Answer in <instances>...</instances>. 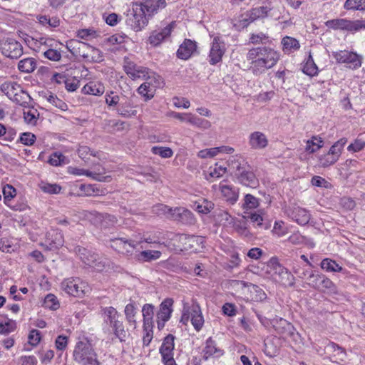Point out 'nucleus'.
I'll return each mask as SVG.
<instances>
[{"label":"nucleus","instance_id":"obj_1","mask_svg":"<svg viewBox=\"0 0 365 365\" xmlns=\"http://www.w3.org/2000/svg\"><path fill=\"white\" fill-rule=\"evenodd\" d=\"M279 53L270 46L254 47L248 50L246 58L250 61V71L255 76L261 75L273 68L279 61Z\"/></svg>","mask_w":365,"mask_h":365},{"label":"nucleus","instance_id":"obj_2","mask_svg":"<svg viewBox=\"0 0 365 365\" xmlns=\"http://www.w3.org/2000/svg\"><path fill=\"white\" fill-rule=\"evenodd\" d=\"M73 356L78 365H100L97 354L88 341H79L76 343Z\"/></svg>","mask_w":365,"mask_h":365},{"label":"nucleus","instance_id":"obj_3","mask_svg":"<svg viewBox=\"0 0 365 365\" xmlns=\"http://www.w3.org/2000/svg\"><path fill=\"white\" fill-rule=\"evenodd\" d=\"M150 18L143 7L138 2H135L133 4L132 9L128 11L125 24L133 31H139L148 25Z\"/></svg>","mask_w":365,"mask_h":365},{"label":"nucleus","instance_id":"obj_4","mask_svg":"<svg viewBox=\"0 0 365 365\" xmlns=\"http://www.w3.org/2000/svg\"><path fill=\"white\" fill-rule=\"evenodd\" d=\"M75 252L85 264L94 268L96 270L101 272L106 267L107 259L79 246L75 248Z\"/></svg>","mask_w":365,"mask_h":365},{"label":"nucleus","instance_id":"obj_5","mask_svg":"<svg viewBox=\"0 0 365 365\" xmlns=\"http://www.w3.org/2000/svg\"><path fill=\"white\" fill-rule=\"evenodd\" d=\"M325 25L334 30H346L353 32L365 29V19L349 21L344 19H336L327 21Z\"/></svg>","mask_w":365,"mask_h":365},{"label":"nucleus","instance_id":"obj_6","mask_svg":"<svg viewBox=\"0 0 365 365\" xmlns=\"http://www.w3.org/2000/svg\"><path fill=\"white\" fill-rule=\"evenodd\" d=\"M67 49L75 56H80L84 59H88L90 57V52L98 53L100 55L101 51L96 48L88 43L71 39L66 43Z\"/></svg>","mask_w":365,"mask_h":365},{"label":"nucleus","instance_id":"obj_7","mask_svg":"<svg viewBox=\"0 0 365 365\" xmlns=\"http://www.w3.org/2000/svg\"><path fill=\"white\" fill-rule=\"evenodd\" d=\"M269 266L272 268L274 274L277 275L282 284L285 286L293 287L294 285V277L278 261L277 257H272L269 261Z\"/></svg>","mask_w":365,"mask_h":365},{"label":"nucleus","instance_id":"obj_8","mask_svg":"<svg viewBox=\"0 0 365 365\" xmlns=\"http://www.w3.org/2000/svg\"><path fill=\"white\" fill-rule=\"evenodd\" d=\"M1 50L4 56L11 59H17L24 53L21 43L13 38L4 39L1 43Z\"/></svg>","mask_w":365,"mask_h":365},{"label":"nucleus","instance_id":"obj_9","mask_svg":"<svg viewBox=\"0 0 365 365\" xmlns=\"http://www.w3.org/2000/svg\"><path fill=\"white\" fill-rule=\"evenodd\" d=\"M307 279L309 286L315 289L323 292H334L335 289V285L332 281L323 274L312 272L309 274Z\"/></svg>","mask_w":365,"mask_h":365},{"label":"nucleus","instance_id":"obj_10","mask_svg":"<svg viewBox=\"0 0 365 365\" xmlns=\"http://www.w3.org/2000/svg\"><path fill=\"white\" fill-rule=\"evenodd\" d=\"M62 289L68 294L82 297L88 291V285L79 279H68L61 283Z\"/></svg>","mask_w":365,"mask_h":365},{"label":"nucleus","instance_id":"obj_11","mask_svg":"<svg viewBox=\"0 0 365 365\" xmlns=\"http://www.w3.org/2000/svg\"><path fill=\"white\" fill-rule=\"evenodd\" d=\"M123 68L126 74L133 80L145 78L149 76L148 68L137 65L128 57L123 59Z\"/></svg>","mask_w":365,"mask_h":365},{"label":"nucleus","instance_id":"obj_12","mask_svg":"<svg viewBox=\"0 0 365 365\" xmlns=\"http://www.w3.org/2000/svg\"><path fill=\"white\" fill-rule=\"evenodd\" d=\"M332 56L337 63H346L351 68H357L361 65V58L354 52L339 51L333 52Z\"/></svg>","mask_w":365,"mask_h":365},{"label":"nucleus","instance_id":"obj_13","mask_svg":"<svg viewBox=\"0 0 365 365\" xmlns=\"http://www.w3.org/2000/svg\"><path fill=\"white\" fill-rule=\"evenodd\" d=\"M63 242L61 231L58 229H51L46 232L45 240L41 245L48 250H54L61 247Z\"/></svg>","mask_w":365,"mask_h":365},{"label":"nucleus","instance_id":"obj_14","mask_svg":"<svg viewBox=\"0 0 365 365\" xmlns=\"http://www.w3.org/2000/svg\"><path fill=\"white\" fill-rule=\"evenodd\" d=\"M173 300L171 298L164 299L159 306V310L156 314L158 329H162L165 324L171 317L173 312Z\"/></svg>","mask_w":365,"mask_h":365},{"label":"nucleus","instance_id":"obj_15","mask_svg":"<svg viewBox=\"0 0 365 365\" xmlns=\"http://www.w3.org/2000/svg\"><path fill=\"white\" fill-rule=\"evenodd\" d=\"M225 52V44L224 41L220 40L218 36L215 37L212 43L209 54L210 63L211 65H215L220 62Z\"/></svg>","mask_w":365,"mask_h":365},{"label":"nucleus","instance_id":"obj_16","mask_svg":"<svg viewBox=\"0 0 365 365\" xmlns=\"http://www.w3.org/2000/svg\"><path fill=\"white\" fill-rule=\"evenodd\" d=\"M143 242H145L150 243H150H158V241L155 237H151L150 236H149V237L144 236L138 242L132 240H123V238L115 239L113 241V244L116 247H119L120 248L122 247L123 250H125V252L127 253L132 252L133 249L135 248L136 245L142 243Z\"/></svg>","mask_w":365,"mask_h":365},{"label":"nucleus","instance_id":"obj_17","mask_svg":"<svg viewBox=\"0 0 365 365\" xmlns=\"http://www.w3.org/2000/svg\"><path fill=\"white\" fill-rule=\"evenodd\" d=\"M286 213L300 225H305L310 220V215L308 211L297 205L289 207L286 210Z\"/></svg>","mask_w":365,"mask_h":365},{"label":"nucleus","instance_id":"obj_18","mask_svg":"<svg viewBox=\"0 0 365 365\" xmlns=\"http://www.w3.org/2000/svg\"><path fill=\"white\" fill-rule=\"evenodd\" d=\"M179 242L182 244L184 250H194L197 251L202 247L204 239L201 236L181 234L179 235Z\"/></svg>","mask_w":365,"mask_h":365},{"label":"nucleus","instance_id":"obj_19","mask_svg":"<svg viewBox=\"0 0 365 365\" xmlns=\"http://www.w3.org/2000/svg\"><path fill=\"white\" fill-rule=\"evenodd\" d=\"M240 183L245 186L256 187L258 185V179L252 170L250 165L235 175Z\"/></svg>","mask_w":365,"mask_h":365},{"label":"nucleus","instance_id":"obj_20","mask_svg":"<svg viewBox=\"0 0 365 365\" xmlns=\"http://www.w3.org/2000/svg\"><path fill=\"white\" fill-rule=\"evenodd\" d=\"M174 24L175 23L172 22L163 29L154 30L149 36V43L153 46L160 45L163 40L170 35Z\"/></svg>","mask_w":365,"mask_h":365},{"label":"nucleus","instance_id":"obj_21","mask_svg":"<svg viewBox=\"0 0 365 365\" xmlns=\"http://www.w3.org/2000/svg\"><path fill=\"white\" fill-rule=\"evenodd\" d=\"M138 4L150 18L167 6L165 0H140Z\"/></svg>","mask_w":365,"mask_h":365},{"label":"nucleus","instance_id":"obj_22","mask_svg":"<svg viewBox=\"0 0 365 365\" xmlns=\"http://www.w3.org/2000/svg\"><path fill=\"white\" fill-rule=\"evenodd\" d=\"M171 220L179 221L185 225H194L195 218L193 213L184 207H175L173 210Z\"/></svg>","mask_w":365,"mask_h":365},{"label":"nucleus","instance_id":"obj_23","mask_svg":"<svg viewBox=\"0 0 365 365\" xmlns=\"http://www.w3.org/2000/svg\"><path fill=\"white\" fill-rule=\"evenodd\" d=\"M273 328L279 334L288 336H294L295 329L294 326L283 318H276L272 322Z\"/></svg>","mask_w":365,"mask_h":365},{"label":"nucleus","instance_id":"obj_24","mask_svg":"<svg viewBox=\"0 0 365 365\" xmlns=\"http://www.w3.org/2000/svg\"><path fill=\"white\" fill-rule=\"evenodd\" d=\"M118 113L124 118H129L137 115V110L133 109L130 99L122 96V99L116 108Z\"/></svg>","mask_w":365,"mask_h":365},{"label":"nucleus","instance_id":"obj_25","mask_svg":"<svg viewBox=\"0 0 365 365\" xmlns=\"http://www.w3.org/2000/svg\"><path fill=\"white\" fill-rule=\"evenodd\" d=\"M196 49L197 45L195 41L185 39L180 46L177 51V56L180 59L187 60L196 51Z\"/></svg>","mask_w":365,"mask_h":365},{"label":"nucleus","instance_id":"obj_26","mask_svg":"<svg viewBox=\"0 0 365 365\" xmlns=\"http://www.w3.org/2000/svg\"><path fill=\"white\" fill-rule=\"evenodd\" d=\"M249 144L252 149L260 150L267 146L268 140L264 133L255 131L250 135Z\"/></svg>","mask_w":365,"mask_h":365},{"label":"nucleus","instance_id":"obj_27","mask_svg":"<svg viewBox=\"0 0 365 365\" xmlns=\"http://www.w3.org/2000/svg\"><path fill=\"white\" fill-rule=\"evenodd\" d=\"M191 323L196 331H200L204 324V318L201 309L197 304L190 307Z\"/></svg>","mask_w":365,"mask_h":365},{"label":"nucleus","instance_id":"obj_28","mask_svg":"<svg viewBox=\"0 0 365 365\" xmlns=\"http://www.w3.org/2000/svg\"><path fill=\"white\" fill-rule=\"evenodd\" d=\"M174 339L175 336L173 334H168L165 337L160 348V353L163 359L173 356Z\"/></svg>","mask_w":365,"mask_h":365},{"label":"nucleus","instance_id":"obj_29","mask_svg":"<svg viewBox=\"0 0 365 365\" xmlns=\"http://www.w3.org/2000/svg\"><path fill=\"white\" fill-rule=\"evenodd\" d=\"M272 7L269 3L267 5L253 8L248 11V16L251 21H254L258 19H264L269 16V13L272 11Z\"/></svg>","mask_w":365,"mask_h":365},{"label":"nucleus","instance_id":"obj_30","mask_svg":"<svg viewBox=\"0 0 365 365\" xmlns=\"http://www.w3.org/2000/svg\"><path fill=\"white\" fill-rule=\"evenodd\" d=\"M204 357L207 359L210 356L219 357L223 354V351L217 346L211 337L208 338L203 349Z\"/></svg>","mask_w":365,"mask_h":365},{"label":"nucleus","instance_id":"obj_31","mask_svg":"<svg viewBox=\"0 0 365 365\" xmlns=\"http://www.w3.org/2000/svg\"><path fill=\"white\" fill-rule=\"evenodd\" d=\"M155 307L151 304H145L142 309L143 317V327H146L150 330V327H153V317Z\"/></svg>","mask_w":365,"mask_h":365},{"label":"nucleus","instance_id":"obj_32","mask_svg":"<svg viewBox=\"0 0 365 365\" xmlns=\"http://www.w3.org/2000/svg\"><path fill=\"white\" fill-rule=\"evenodd\" d=\"M105 323L111 327L114 323L119 320L120 314L116 309L113 307H104L101 309Z\"/></svg>","mask_w":365,"mask_h":365},{"label":"nucleus","instance_id":"obj_33","mask_svg":"<svg viewBox=\"0 0 365 365\" xmlns=\"http://www.w3.org/2000/svg\"><path fill=\"white\" fill-rule=\"evenodd\" d=\"M249 165L247 162L237 155L232 156L229 160V166L233 170L235 176Z\"/></svg>","mask_w":365,"mask_h":365},{"label":"nucleus","instance_id":"obj_34","mask_svg":"<svg viewBox=\"0 0 365 365\" xmlns=\"http://www.w3.org/2000/svg\"><path fill=\"white\" fill-rule=\"evenodd\" d=\"M281 43L284 53H291L300 48L299 41L293 37L287 36L282 39Z\"/></svg>","mask_w":365,"mask_h":365},{"label":"nucleus","instance_id":"obj_35","mask_svg":"<svg viewBox=\"0 0 365 365\" xmlns=\"http://www.w3.org/2000/svg\"><path fill=\"white\" fill-rule=\"evenodd\" d=\"M150 79V78L148 76L147 81L138 88L139 94L144 96L145 100L151 99L154 96L155 91V86L152 84L151 81H149Z\"/></svg>","mask_w":365,"mask_h":365},{"label":"nucleus","instance_id":"obj_36","mask_svg":"<svg viewBox=\"0 0 365 365\" xmlns=\"http://www.w3.org/2000/svg\"><path fill=\"white\" fill-rule=\"evenodd\" d=\"M68 173L74 175H86L98 181H106L108 177L101 176L100 174L93 173L89 170L74 167H68Z\"/></svg>","mask_w":365,"mask_h":365},{"label":"nucleus","instance_id":"obj_37","mask_svg":"<svg viewBox=\"0 0 365 365\" xmlns=\"http://www.w3.org/2000/svg\"><path fill=\"white\" fill-rule=\"evenodd\" d=\"M37 66L36 60L34 58H25L19 61L18 69L25 73H30L34 71Z\"/></svg>","mask_w":365,"mask_h":365},{"label":"nucleus","instance_id":"obj_38","mask_svg":"<svg viewBox=\"0 0 365 365\" xmlns=\"http://www.w3.org/2000/svg\"><path fill=\"white\" fill-rule=\"evenodd\" d=\"M321 268L329 272H343L346 271L341 267L336 261L329 258L324 259L320 264Z\"/></svg>","mask_w":365,"mask_h":365},{"label":"nucleus","instance_id":"obj_39","mask_svg":"<svg viewBox=\"0 0 365 365\" xmlns=\"http://www.w3.org/2000/svg\"><path fill=\"white\" fill-rule=\"evenodd\" d=\"M324 145V141L319 136H312L311 139L307 141L305 150L309 153H314L322 148Z\"/></svg>","mask_w":365,"mask_h":365},{"label":"nucleus","instance_id":"obj_40","mask_svg":"<svg viewBox=\"0 0 365 365\" xmlns=\"http://www.w3.org/2000/svg\"><path fill=\"white\" fill-rule=\"evenodd\" d=\"M82 91L85 94L99 96L103 93L104 87L100 83L89 82L83 86Z\"/></svg>","mask_w":365,"mask_h":365},{"label":"nucleus","instance_id":"obj_41","mask_svg":"<svg viewBox=\"0 0 365 365\" xmlns=\"http://www.w3.org/2000/svg\"><path fill=\"white\" fill-rule=\"evenodd\" d=\"M221 192L226 200L232 205L235 204L238 199V192L229 185H222Z\"/></svg>","mask_w":365,"mask_h":365},{"label":"nucleus","instance_id":"obj_42","mask_svg":"<svg viewBox=\"0 0 365 365\" xmlns=\"http://www.w3.org/2000/svg\"><path fill=\"white\" fill-rule=\"evenodd\" d=\"M161 252L158 250H145L138 255V259L141 262H150L160 258Z\"/></svg>","mask_w":365,"mask_h":365},{"label":"nucleus","instance_id":"obj_43","mask_svg":"<svg viewBox=\"0 0 365 365\" xmlns=\"http://www.w3.org/2000/svg\"><path fill=\"white\" fill-rule=\"evenodd\" d=\"M327 349L329 352L334 354V356L336 357L337 359L344 361L346 356V351L344 348L339 346L338 344L331 342L327 346Z\"/></svg>","mask_w":365,"mask_h":365},{"label":"nucleus","instance_id":"obj_44","mask_svg":"<svg viewBox=\"0 0 365 365\" xmlns=\"http://www.w3.org/2000/svg\"><path fill=\"white\" fill-rule=\"evenodd\" d=\"M44 98L48 103L62 110L68 109L67 104L51 92L46 93Z\"/></svg>","mask_w":365,"mask_h":365},{"label":"nucleus","instance_id":"obj_45","mask_svg":"<svg viewBox=\"0 0 365 365\" xmlns=\"http://www.w3.org/2000/svg\"><path fill=\"white\" fill-rule=\"evenodd\" d=\"M303 72L310 76H313L317 73L318 68L315 64L311 53H309L307 62L303 66Z\"/></svg>","mask_w":365,"mask_h":365},{"label":"nucleus","instance_id":"obj_46","mask_svg":"<svg viewBox=\"0 0 365 365\" xmlns=\"http://www.w3.org/2000/svg\"><path fill=\"white\" fill-rule=\"evenodd\" d=\"M188 123L203 130L208 129L211 127V123L209 120L199 118L193 114L191 118L188 119Z\"/></svg>","mask_w":365,"mask_h":365},{"label":"nucleus","instance_id":"obj_47","mask_svg":"<svg viewBox=\"0 0 365 365\" xmlns=\"http://www.w3.org/2000/svg\"><path fill=\"white\" fill-rule=\"evenodd\" d=\"M115 336L119 339L120 341H125L127 336L126 331L124 329L123 322L117 321L111 327Z\"/></svg>","mask_w":365,"mask_h":365},{"label":"nucleus","instance_id":"obj_48","mask_svg":"<svg viewBox=\"0 0 365 365\" xmlns=\"http://www.w3.org/2000/svg\"><path fill=\"white\" fill-rule=\"evenodd\" d=\"M24 118L25 122L27 124L35 125L37 123L38 113L36 109H31L30 108H27V109L24 110Z\"/></svg>","mask_w":365,"mask_h":365},{"label":"nucleus","instance_id":"obj_49","mask_svg":"<svg viewBox=\"0 0 365 365\" xmlns=\"http://www.w3.org/2000/svg\"><path fill=\"white\" fill-rule=\"evenodd\" d=\"M214 208V203L206 199L195 203V210L202 214H207Z\"/></svg>","mask_w":365,"mask_h":365},{"label":"nucleus","instance_id":"obj_50","mask_svg":"<svg viewBox=\"0 0 365 365\" xmlns=\"http://www.w3.org/2000/svg\"><path fill=\"white\" fill-rule=\"evenodd\" d=\"M48 163L53 166H59L67 164L68 160L62 153L55 152L51 155Z\"/></svg>","mask_w":365,"mask_h":365},{"label":"nucleus","instance_id":"obj_51","mask_svg":"<svg viewBox=\"0 0 365 365\" xmlns=\"http://www.w3.org/2000/svg\"><path fill=\"white\" fill-rule=\"evenodd\" d=\"M173 210L174 209L163 204H158L153 207V213L158 215H165L170 219H171V216H173Z\"/></svg>","mask_w":365,"mask_h":365},{"label":"nucleus","instance_id":"obj_52","mask_svg":"<svg viewBox=\"0 0 365 365\" xmlns=\"http://www.w3.org/2000/svg\"><path fill=\"white\" fill-rule=\"evenodd\" d=\"M38 19L41 25L48 26L51 28H56L60 24V19L56 16H40Z\"/></svg>","mask_w":365,"mask_h":365},{"label":"nucleus","instance_id":"obj_53","mask_svg":"<svg viewBox=\"0 0 365 365\" xmlns=\"http://www.w3.org/2000/svg\"><path fill=\"white\" fill-rule=\"evenodd\" d=\"M346 142L347 139L345 138L339 139L338 141L334 143V145H332L329 151L330 152L331 154L336 156L337 158H339L341 154V151L344 145H346Z\"/></svg>","mask_w":365,"mask_h":365},{"label":"nucleus","instance_id":"obj_54","mask_svg":"<svg viewBox=\"0 0 365 365\" xmlns=\"http://www.w3.org/2000/svg\"><path fill=\"white\" fill-rule=\"evenodd\" d=\"M136 308L132 303L128 304L125 308V315L130 324H135Z\"/></svg>","mask_w":365,"mask_h":365},{"label":"nucleus","instance_id":"obj_55","mask_svg":"<svg viewBox=\"0 0 365 365\" xmlns=\"http://www.w3.org/2000/svg\"><path fill=\"white\" fill-rule=\"evenodd\" d=\"M338 160L339 158L331 154L329 151L327 154L319 157V163L323 168H327L334 164Z\"/></svg>","mask_w":365,"mask_h":365},{"label":"nucleus","instance_id":"obj_56","mask_svg":"<svg viewBox=\"0 0 365 365\" xmlns=\"http://www.w3.org/2000/svg\"><path fill=\"white\" fill-rule=\"evenodd\" d=\"M152 152L155 155H158L163 158H168L173 156V152L170 148L154 146L152 148Z\"/></svg>","mask_w":365,"mask_h":365},{"label":"nucleus","instance_id":"obj_57","mask_svg":"<svg viewBox=\"0 0 365 365\" xmlns=\"http://www.w3.org/2000/svg\"><path fill=\"white\" fill-rule=\"evenodd\" d=\"M243 207L247 209H254L258 207L259 201L255 196L247 194L245 196Z\"/></svg>","mask_w":365,"mask_h":365},{"label":"nucleus","instance_id":"obj_58","mask_svg":"<svg viewBox=\"0 0 365 365\" xmlns=\"http://www.w3.org/2000/svg\"><path fill=\"white\" fill-rule=\"evenodd\" d=\"M44 304L45 307L53 310H56L58 307L57 298L52 294H48L46 296L44 299Z\"/></svg>","mask_w":365,"mask_h":365},{"label":"nucleus","instance_id":"obj_59","mask_svg":"<svg viewBox=\"0 0 365 365\" xmlns=\"http://www.w3.org/2000/svg\"><path fill=\"white\" fill-rule=\"evenodd\" d=\"M80 190L87 196L99 195V190L93 185L82 184L80 186Z\"/></svg>","mask_w":365,"mask_h":365},{"label":"nucleus","instance_id":"obj_60","mask_svg":"<svg viewBox=\"0 0 365 365\" xmlns=\"http://www.w3.org/2000/svg\"><path fill=\"white\" fill-rule=\"evenodd\" d=\"M36 135L31 133H24L21 135L19 140L26 145H31L36 140Z\"/></svg>","mask_w":365,"mask_h":365},{"label":"nucleus","instance_id":"obj_61","mask_svg":"<svg viewBox=\"0 0 365 365\" xmlns=\"http://www.w3.org/2000/svg\"><path fill=\"white\" fill-rule=\"evenodd\" d=\"M121 99L122 96H119L113 92H110V93L107 94L106 96V102L109 106H118Z\"/></svg>","mask_w":365,"mask_h":365},{"label":"nucleus","instance_id":"obj_62","mask_svg":"<svg viewBox=\"0 0 365 365\" xmlns=\"http://www.w3.org/2000/svg\"><path fill=\"white\" fill-rule=\"evenodd\" d=\"M20 88V85L16 82H6L1 86V91L6 92V95L13 94L16 88Z\"/></svg>","mask_w":365,"mask_h":365},{"label":"nucleus","instance_id":"obj_63","mask_svg":"<svg viewBox=\"0 0 365 365\" xmlns=\"http://www.w3.org/2000/svg\"><path fill=\"white\" fill-rule=\"evenodd\" d=\"M29 343L32 346H36L41 340V332L37 329H32L29 334Z\"/></svg>","mask_w":365,"mask_h":365},{"label":"nucleus","instance_id":"obj_64","mask_svg":"<svg viewBox=\"0 0 365 365\" xmlns=\"http://www.w3.org/2000/svg\"><path fill=\"white\" fill-rule=\"evenodd\" d=\"M41 188L44 192L49 194H58L61 190V187L57 184H45Z\"/></svg>","mask_w":365,"mask_h":365}]
</instances>
